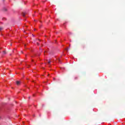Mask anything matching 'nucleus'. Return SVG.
Returning a JSON list of instances; mask_svg holds the SVG:
<instances>
[{"mask_svg": "<svg viewBox=\"0 0 125 125\" xmlns=\"http://www.w3.org/2000/svg\"><path fill=\"white\" fill-rule=\"evenodd\" d=\"M16 83L17 85H20V81H17Z\"/></svg>", "mask_w": 125, "mask_h": 125, "instance_id": "1", "label": "nucleus"}, {"mask_svg": "<svg viewBox=\"0 0 125 125\" xmlns=\"http://www.w3.org/2000/svg\"><path fill=\"white\" fill-rule=\"evenodd\" d=\"M47 62H48V64H50V63L51 62V61H48V60H47Z\"/></svg>", "mask_w": 125, "mask_h": 125, "instance_id": "3", "label": "nucleus"}, {"mask_svg": "<svg viewBox=\"0 0 125 125\" xmlns=\"http://www.w3.org/2000/svg\"><path fill=\"white\" fill-rule=\"evenodd\" d=\"M21 53H23V52H22V51H21Z\"/></svg>", "mask_w": 125, "mask_h": 125, "instance_id": "11", "label": "nucleus"}, {"mask_svg": "<svg viewBox=\"0 0 125 125\" xmlns=\"http://www.w3.org/2000/svg\"><path fill=\"white\" fill-rule=\"evenodd\" d=\"M10 45H12V44H11Z\"/></svg>", "mask_w": 125, "mask_h": 125, "instance_id": "12", "label": "nucleus"}, {"mask_svg": "<svg viewBox=\"0 0 125 125\" xmlns=\"http://www.w3.org/2000/svg\"><path fill=\"white\" fill-rule=\"evenodd\" d=\"M22 16H23V17H25V15H26V14H25V13H22Z\"/></svg>", "mask_w": 125, "mask_h": 125, "instance_id": "2", "label": "nucleus"}, {"mask_svg": "<svg viewBox=\"0 0 125 125\" xmlns=\"http://www.w3.org/2000/svg\"><path fill=\"white\" fill-rule=\"evenodd\" d=\"M6 53V52L5 51H3V54H5Z\"/></svg>", "mask_w": 125, "mask_h": 125, "instance_id": "4", "label": "nucleus"}, {"mask_svg": "<svg viewBox=\"0 0 125 125\" xmlns=\"http://www.w3.org/2000/svg\"><path fill=\"white\" fill-rule=\"evenodd\" d=\"M32 36H33V37H35V36H34V35H33V34H32Z\"/></svg>", "mask_w": 125, "mask_h": 125, "instance_id": "10", "label": "nucleus"}, {"mask_svg": "<svg viewBox=\"0 0 125 125\" xmlns=\"http://www.w3.org/2000/svg\"><path fill=\"white\" fill-rule=\"evenodd\" d=\"M37 45H40V43L37 42Z\"/></svg>", "mask_w": 125, "mask_h": 125, "instance_id": "7", "label": "nucleus"}, {"mask_svg": "<svg viewBox=\"0 0 125 125\" xmlns=\"http://www.w3.org/2000/svg\"><path fill=\"white\" fill-rule=\"evenodd\" d=\"M28 98H29V99H30V98H31V97H29Z\"/></svg>", "mask_w": 125, "mask_h": 125, "instance_id": "8", "label": "nucleus"}, {"mask_svg": "<svg viewBox=\"0 0 125 125\" xmlns=\"http://www.w3.org/2000/svg\"><path fill=\"white\" fill-rule=\"evenodd\" d=\"M1 30H2V27H0V31H1Z\"/></svg>", "mask_w": 125, "mask_h": 125, "instance_id": "6", "label": "nucleus"}, {"mask_svg": "<svg viewBox=\"0 0 125 125\" xmlns=\"http://www.w3.org/2000/svg\"><path fill=\"white\" fill-rule=\"evenodd\" d=\"M54 81L55 80V78H53Z\"/></svg>", "mask_w": 125, "mask_h": 125, "instance_id": "9", "label": "nucleus"}, {"mask_svg": "<svg viewBox=\"0 0 125 125\" xmlns=\"http://www.w3.org/2000/svg\"><path fill=\"white\" fill-rule=\"evenodd\" d=\"M4 11H7V9L6 8H4Z\"/></svg>", "mask_w": 125, "mask_h": 125, "instance_id": "5", "label": "nucleus"}]
</instances>
